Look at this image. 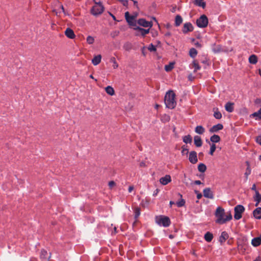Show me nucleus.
<instances>
[{
    "instance_id": "nucleus-43",
    "label": "nucleus",
    "mask_w": 261,
    "mask_h": 261,
    "mask_svg": "<svg viewBox=\"0 0 261 261\" xmlns=\"http://www.w3.org/2000/svg\"><path fill=\"white\" fill-rule=\"evenodd\" d=\"M87 42L89 44H92L94 42V38L92 36H88L86 39Z\"/></svg>"
},
{
    "instance_id": "nucleus-21",
    "label": "nucleus",
    "mask_w": 261,
    "mask_h": 261,
    "mask_svg": "<svg viewBox=\"0 0 261 261\" xmlns=\"http://www.w3.org/2000/svg\"><path fill=\"white\" fill-rule=\"evenodd\" d=\"M101 60V56L100 55L95 56L92 60V63L94 65H97L99 64Z\"/></svg>"
},
{
    "instance_id": "nucleus-28",
    "label": "nucleus",
    "mask_w": 261,
    "mask_h": 261,
    "mask_svg": "<svg viewBox=\"0 0 261 261\" xmlns=\"http://www.w3.org/2000/svg\"><path fill=\"white\" fill-rule=\"evenodd\" d=\"M182 141L186 144L191 143L192 141V138L190 135H188L182 137Z\"/></svg>"
},
{
    "instance_id": "nucleus-64",
    "label": "nucleus",
    "mask_w": 261,
    "mask_h": 261,
    "mask_svg": "<svg viewBox=\"0 0 261 261\" xmlns=\"http://www.w3.org/2000/svg\"><path fill=\"white\" fill-rule=\"evenodd\" d=\"M61 10H62V12H64V14H65V10H64V7H63V5H61Z\"/></svg>"
},
{
    "instance_id": "nucleus-31",
    "label": "nucleus",
    "mask_w": 261,
    "mask_h": 261,
    "mask_svg": "<svg viewBox=\"0 0 261 261\" xmlns=\"http://www.w3.org/2000/svg\"><path fill=\"white\" fill-rule=\"evenodd\" d=\"M251 116L253 117H255L256 120H260L261 119V108L259 110L253 113L251 115Z\"/></svg>"
},
{
    "instance_id": "nucleus-47",
    "label": "nucleus",
    "mask_w": 261,
    "mask_h": 261,
    "mask_svg": "<svg viewBox=\"0 0 261 261\" xmlns=\"http://www.w3.org/2000/svg\"><path fill=\"white\" fill-rule=\"evenodd\" d=\"M129 12H126L125 13V19L127 21V22L129 23H130L131 22V20H129Z\"/></svg>"
},
{
    "instance_id": "nucleus-51",
    "label": "nucleus",
    "mask_w": 261,
    "mask_h": 261,
    "mask_svg": "<svg viewBox=\"0 0 261 261\" xmlns=\"http://www.w3.org/2000/svg\"><path fill=\"white\" fill-rule=\"evenodd\" d=\"M140 167H146V163L145 162H144V161L141 162L140 163Z\"/></svg>"
},
{
    "instance_id": "nucleus-62",
    "label": "nucleus",
    "mask_w": 261,
    "mask_h": 261,
    "mask_svg": "<svg viewBox=\"0 0 261 261\" xmlns=\"http://www.w3.org/2000/svg\"><path fill=\"white\" fill-rule=\"evenodd\" d=\"M110 15L112 16L114 20H116V17L115 16L113 15L112 13H110Z\"/></svg>"
},
{
    "instance_id": "nucleus-2",
    "label": "nucleus",
    "mask_w": 261,
    "mask_h": 261,
    "mask_svg": "<svg viewBox=\"0 0 261 261\" xmlns=\"http://www.w3.org/2000/svg\"><path fill=\"white\" fill-rule=\"evenodd\" d=\"M164 101L166 107L168 109H173L176 107L175 94L173 91L170 90L166 93Z\"/></svg>"
},
{
    "instance_id": "nucleus-26",
    "label": "nucleus",
    "mask_w": 261,
    "mask_h": 261,
    "mask_svg": "<svg viewBox=\"0 0 261 261\" xmlns=\"http://www.w3.org/2000/svg\"><path fill=\"white\" fill-rule=\"evenodd\" d=\"M182 22V18L179 15H177L175 18V25L176 27L179 26Z\"/></svg>"
},
{
    "instance_id": "nucleus-54",
    "label": "nucleus",
    "mask_w": 261,
    "mask_h": 261,
    "mask_svg": "<svg viewBox=\"0 0 261 261\" xmlns=\"http://www.w3.org/2000/svg\"><path fill=\"white\" fill-rule=\"evenodd\" d=\"M194 184H196V185H199L202 184V182H201L200 180H195L194 181Z\"/></svg>"
},
{
    "instance_id": "nucleus-30",
    "label": "nucleus",
    "mask_w": 261,
    "mask_h": 261,
    "mask_svg": "<svg viewBox=\"0 0 261 261\" xmlns=\"http://www.w3.org/2000/svg\"><path fill=\"white\" fill-rule=\"evenodd\" d=\"M249 62L252 64H255L257 62V57L255 55H251L249 58Z\"/></svg>"
},
{
    "instance_id": "nucleus-33",
    "label": "nucleus",
    "mask_w": 261,
    "mask_h": 261,
    "mask_svg": "<svg viewBox=\"0 0 261 261\" xmlns=\"http://www.w3.org/2000/svg\"><path fill=\"white\" fill-rule=\"evenodd\" d=\"M246 164L247 165L248 167L246 170V172H245L244 174L245 176V181H247L248 179V176L251 174V169L249 167V162L247 161Z\"/></svg>"
},
{
    "instance_id": "nucleus-35",
    "label": "nucleus",
    "mask_w": 261,
    "mask_h": 261,
    "mask_svg": "<svg viewBox=\"0 0 261 261\" xmlns=\"http://www.w3.org/2000/svg\"><path fill=\"white\" fill-rule=\"evenodd\" d=\"M198 52L195 48H191L189 50V56L192 58H195Z\"/></svg>"
},
{
    "instance_id": "nucleus-56",
    "label": "nucleus",
    "mask_w": 261,
    "mask_h": 261,
    "mask_svg": "<svg viewBox=\"0 0 261 261\" xmlns=\"http://www.w3.org/2000/svg\"><path fill=\"white\" fill-rule=\"evenodd\" d=\"M253 261H261V257L260 256H258Z\"/></svg>"
},
{
    "instance_id": "nucleus-11",
    "label": "nucleus",
    "mask_w": 261,
    "mask_h": 261,
    "mask_svg": "<svg viewBox=\"0 0 261 261\" xmlns=\"http://www.w3.org/2000/svg\"><path fill=\"white\" fill-rule=\"evenodd\" d=\"M223 128V125L221 123H218L211 127L209 131L211 133H216L219 130H222Z\"/></svg>"
},
{
    "instance_id": "nucleus-3",
    "label": "nucleus",
    "mask_w": 261,
    "mask_h": 261,
    "mask_svg": "<svg viewBox=\"0 0 261 261\" xmlns=\"http://www.w3.org/2000/svg\"><path fill=\"white\" fill-rule=\"evenodd\" d=\"M156 223L160 226L165 227H168L171 224V221L167 216L160 215L155 218Z\"/></svg>"
},
{
    "instance_id": "nucleus-45",
    "label": "nucleus",
    "mask_w": 261,
    "mask_h": 261,
    "mask_svg": "<svg viewBox=\"0 0 261 261\" xmlns=\"http://www.w3.org/2000/svg\"><path fill=\"white\" fill-rule=\"evenodd\" d=\"M213 50L215 53H218L222 50L221 46L220 45H217L215 47L213 48Z\"/></svg>"
},
{
    "instance_id": "nucleus-6",
    "label": "nucleus",
    "mask_w": 261,
    "mask_h": 261,
    "mask_svg": "<svg viewBox=\"0 0 261 261\" xmlns=\"http://www.w3.org/2000/svg\"><path fill=\"white\" fill-rule=\"evenodd\" d=\"M104 9L103 6L94 5L91 10V13L94 16H97L103 13Z\"/></svg>"
},
{
    "instance_id": "nucleus-41",
    "label": "nucleus",
    "mask_w": 261,
    "mask_h": 261,
    "mask_svg": "<svg viewBox=\"0 0 261 261\" xmlns=\"http://www.w3.org/2000/svg\"><path fill=\"white\" fill-rule=\"evenodd\" d=\"M211 145V147H210V152H209V154L211 155H213V154H214V152L216 150V146L215 144L214 143H212V144L210 145Z\"/></svg>"
},
{
    "instance_id": "nucleus-37",
    "label": "nucleus",
    "mask_w": 261,
    "mask_h": 261,
    "mask_svg": "<svg viewBox=\"0 0 261 261\" xmlns=\"http://www.w3.org/2000/svg\"><path fill=\"white\" fill-rule=\"evenodd\" d=\"M198 170L200 172H204L206 170V166L203 163H200L198 166Z\"/></svg>"
},
{
    "instance_id": "nucleus-16",
    "label": "nucleus",
    "mask_w": 261,
    "mask_h": 261,
    "mask_svg": "<svg viewBox=\"0 0 261 261\" xmlns=\"http://www.w3.org/2000/svg\"><path fill=\"white\" fill-rule=\"evenodd\" d=\"M233 105L234 103L233 102H227L225 105V110L229 113L232 112L234 110Z\"/></svg>"
},
{
    "instance_id": "nucleus-49",
    "label": "nucleus",
    "mask_w": 261,
    "mask_h": 261,
    "mask_svg": "<svg viewBox=\"0 0 261 261\" xmlns=\"http://www.w3.org/2000/svg\"><path fill=\"white\" fill-rule=\"evenodd\" d=\"M195 192L197 194V198L198 199H200L202 196V195L201 193H199L198 191L195 190Z\"/></svg>"
},
{
    "instance_id": "nucleus-12",
    "label": "nucleus",
    "mask_w": 261,
    "mask_h": 261,
    "mask_svg": "<svg viewBox=\"0 0 261 261\" xmlns=\"http://www.w3.org/2000/svg\"><path fill=\"white\" fill-rule=\"evenodd\" d=\"M65 34L66 36L69 39H74L75 37L73 31L69 28H67L66 29Z\"/></svg>"
},
{
    "instance_id": "nucleus-7",
    "label": "nucleus",
    "mask_w": 261,
    "mask_h": 261,
    "mask_svg": "<svg viewBox=\"0 0 261 261\" xmlns=\"http://www.w3.org/2000/svg\"><path fill=\"white\" fill-rule=\"evenodd\" d=\"M189 160V162L193 164H195L198 162L197 155L196 151H192L190 152Z\"/></svg>"
},
{
    "instance_id": "nucleus-40",
    "label": "nucleus",
    "mask_w": 261,
    "mask_h": 261,
    "mask_svg": "<svg viewBox=\"0 0 261 261\" xmlns=\"http://www.w3.org/2000/svg\"><path fill=\"white\" fill-rule=\"evenodd\" d=\"M174 67V63H170L168 65H166L165 66V69L166 71H171Z\"/></svg>"
},
{
    "instance_id": "nucleus-42",
    "label": "nucleus",
    "mask_w": 261,
    "mask_h": 261,
    "mask_svg": "<svg viewBox=\"0 0 261 261\" xmlns=\"http://www.w3.org/2000/svg\"><path fill=\"white\" fill-rule=\"evenodd\" d=\"M181 149H182V150H181V153L182 155H184V154L188 155V154L189 153V149L187 148V146H185V145H183L181 147Z\"/></svg>"
},
{
    "instance_id": "nucleus-22",
    "label": "nucleus",
    "mask_w": 261,
    "mask_h": 261,
    "mask_svg": "<svg viewBox=\"0 0 261 261\" xmlns=\"http://www.w3.org/2000/svg\"><path fill=\"white\" fill-rule=\"evenodd\" d=\"M214 117L217 119H220L222 118V114L220 111H219L217 108H214Z\"/></svg>"
},
{
    "instance_id": "nucleus-15",
    "label": "nucleus",
    "mask_w": 261,
    "mask_h": 261,
    "mask_svg": "<svg viewBox=\"0 0 261 261\" xmlns=\"http://www.w3.org/2000/svg\"><path fill=\"white\" fill-rule=\"evenodd\" d=\"M254 217L256 219H261V207H258L255 208L253 212Z\"/></svg>"
},
{
    "instance_id": "nucleus-57",
    "label": "nucleus",
    "mask_w": 261,
    "mask_h": 261,
    "mask_svg": "<svg viewBox=\"0 0 261 261\" xmlns=\"http://www.w3.org/2000/svg\"><path fill=\"white\" fill-rule=\"evenodd\" d=\"M201 63L204 64H208V61L207 60H204L201 61Z\"/></svg>"
},
{
    "instance_id": "nucleus-9",
    "label": "nucleus",
    "mask_w": 261,
    "mask_h": 261,
    "mask_svg": "<svg viewBox=\"0 0 261 261\" xmlns=\"http://www.w3.org/2000/svg\"><path fill=\"white\" fill-rule=\"evenodd\" d=\"M193 31V27L191 23L187 22L184 24L182 31L183 33L186 34L189 32H192Z\"/></svg>"
},
{
    "instance_id": "nucleus-18",
    "label": "nucleus",
    "mask_w": 261,
    "mask_h": 261,
    "mask_svg": "<svg viewBox=\"0 0 261 261\" xmlns=\"http://www.w3.org/2000/svg\"><path fill=\"white\" fill-rule=\"evenodd\" d=\"M261 244V236L253 238L251 241V244L254 247H257Z\"/></svg>"
},
{
    "instance_id": "nucleus-32",
    "label": "nucleus",
    "mask_w": 261,
    "mask_h": 261,
    "mask_svg": "<svg viewBox=\"0 0 261 261\" xmlns=\"http://www.w3.org/2000/svg\"><path fill=\"white\" fill-rule=\"evenodd\" d=\"M178 195L180 197L181 199L179 201L176 202V204L177 207H180L185 205V200L182 198V195L180 193H178Z\"/></svg>"
},
{
    "instance_id": "nucleus-63",
    "label": "nucleus",
    "mask_w": 261,
    "mask_h": 261,
    "mask_svg": "<svg viewBox=\"0 0 261 261\" xmlns=\"http://www.w3.org/2000/svg\"><path fill=\"white\" fill-rule=\"evenodd\" d=\"M175 204V203H174V201H170V202H169V204H170V207H171V206H172V205L173 204Z\"/></svg>"
},
{
    "instance_id": "nucleus-24",
    "label": "nucleus",
    "mask_w": 261,
    "mask_h": 261,
    "mask_svg": "<svg viewBox=\"0 0 261 261\" xmlns=\"http://www.w3.org/2000/svg\"><path fill=\"white\" fill-rule=\"evenodd\" d=\"M220 137L218 135H213L210 138V141L214 144L220 142Z\"/></svg>"
},
{
    "instance_id": "nucleus-61",
    "label": "nucleus",
    "mask_w": 261,
    "mask_h": 261,
    "mask_svg": "<svg viewBox=\"0 0 261 261\" xmlns=\"http://www.w3.org/2000/svg\"><path fill=\"white\" fill-rule=\"evenodd\" d=\"M159 192L158 189H156L155 191L154 192V193L153 194V196H155L157 195L158 193Z\"/></svg>"
},
{
    "instance_id": "nucleus-44",
    "label": "nucleus",
    "mask_w": 261,
    "mask_h": 261,
    "mask_svg": "<svg viewBox=\"0 0 261 261\" xmlns=\"http://www.w3.org/2000/svg\"><path fill=\"white\" fill-rule=\"evenodd\" d=\"M148 49L150 51H155L156 50V47L152 43L149 45Z\"/></svg>"
},
{
    "instance_id": "nucleus-14",
    "label": "nucleus",
    "mask_w": 261,
    "mask_h": 261,
    "mask_svg": "<svg viewBox=\"0 0 261 261\" xmlns=\"http://www.w3.org/2000/svg\"><path fill=\"white\" fill-rule=\"evenodd\" d=\"M40 257V258L42 259V261H48L50 255H48L47 251L43 249L41 251Z\"/></svg>"
},
{
    "instance_id": "nucleus-52",
    "label": "nucleus",
    "mask_w": 261,
    "mask_h": 261,
    "mask_svg": "<svg viewBox=\"0 0 261 261\" xmlns=\"http://www.w3.org/2000/svg\"><path fill=\"white\" fill-rule=\"evenodd\" d=\"M195 45L198 48H200L202 46L201 44L198 42H196V43H195Z\"/></svg>"
},
{
    "instance_id": "nucleus-5",
    "label": "nucleus",
    "mask_w": 261,
    "mask_h": 261,
    "mask_svg": "<svg viewBox=\"0 0 261 261\" xmlns=\"http://www.w3.org/2000/svg\"><path fill=\"white\" fill-rule=\"evenodd\" d=\"M208 23V18L205 15H201L196 20L197 25L200 28H204L207 27Z\"/></svg>"
},
{
    "instance_id": "nucleus-58",
    "label": "nucleus",
    "mask_w": 261,
    "mask_h": 261,
    "mask_svg": "<svg viewBox=\"0 0 261 261\" xmlns=\"http://www.w3.org/2000/svg\"><path fill=\"white\" fill-rule=\"evenodd\" d=\"M135 19V17L134 16H132V15H130L129 16V20H131V22L134 20Z\"/></svg>"
},
{
    "instance_id": "nucleus-27",
    "label": "nucleus",
    "mask_w": 261,
    "mask_h": 261,
    "mask_svg": "<svg viewBox=\"0 0 261 261\" xmlns=\"http://www.w3.org/2000/svg\"><path fill=\"white\" fill-rule=\"evenodd\" d=\"M195 132L199 134H203L205 132V128L202 125H198L195 127Z\"/></svg>"
},
{
    "instance_id": "nucleus-4",
    "label": "nucleus",
    "mask_w": 261,
    "mask_h": 261,
    "mask_svg": "<svg viewBox=\"0 0 261 261\" xmlns=\"http://www.w3.org/2000/svg\"><path fill=\"white\" fill-rule=\"evenodd\" d=\"M245 210V209L243 205L241 204L236 205L234 208V218L237 220L240 219L242 217V213L244 212Z\"/></svg>"
},
{
    "instance_id": "nucleus-36",
    "label": "nucleus",
    "mask_w": 261,
    "mask_h": 261,
    "mask_svg": "<svg viewBox=\"0 0 261 261\" xmlns=\"http://www.w3.org/2000/svg\"><path fill=\"white\" fill-rule=\"evenodd\" d=\"M194 3L195 5L201 7L202 8H204L206 6L205 3L202 2L201 0H195Z\"/></svg>"
},
{
    "instance_id": "nucleus-17",
    "label": "nucleus",
    "mask_w": 261,
    "mask_h": 261,
    "mask_svg": "<svg viewBox=\"0 0 261 261\" xmlns=\"http://www.w3.org/2000/svg\"><path fill=\"white\" fill-rule=\"evenodd\" d=\"M194 142L195 145L197 147H201L202 145V140L199 136H195L194 137Z\"/></svg>"
},
{
    "instance_id": "nucleus-53",
    "label": "nucleus",
    "mask_w": 261,
    "mask_h": 261,
    "mask_svg": "<svg viewBox=\"0 0 261 261\" xmlns=\"http://www.w3.org/2000/svg\"><path fill=\"white\" fill-rule=\"evenodd\" d=\"M251 190H253L255 191V193H256V191H257L256 189V185L255 184H253L252 188H251Z\"/></svg>"
},
{
    "instance_id": "nucleus-38",
    "label": "nucleus",
    "mask_w": 261,
    "mask_h": 261,
    "mask_svg": "<svg viewBox=\"0 0 261 261\" xmlns=\"http://www.w3.org/2000/svg\"><path fill=\"white\" fill-rule=\"evenodd\" d=\"M110 62L113 63V67L114 69H116L118 67V64L117 63L115 57H111Z\"/></svg>"
},
{
    "instance_id": "nucleus-8",
    "label": "nucleus",
    "mask_w": 261,
    "mask_h": 261,
    "mask_svg": "<svg viewBox=\"0 0 261 261\" xmlns=\"http://www.w3.org/2000/svg\"><path fill=\"white\" fill-rule=\"evenodd\" d=\"M138 23L140 25L142 26L143 27H145V28H147V27L151 28L153 25L152 21H146L144 18H141V19H138Z\"/></svg>"
},
{
    "instance_id": "nucleus-29",
    "label": "nucleus",
    "mask_w": 261,
    "mask_h": 261,
    "mask_svg": "<svg viewBox=\"0 0 261 261\" xmlns=\"http://www.w3.org/2000/svg\"><path fill=\"white\" fill-rule=\"evenodd\" d=\"M161 120L164 123H166L170 120V117L169 115L164 114L161 116Z\"/></svg>"
},
{
    "instance_id": "nucleus-39",
    "label": "nucleus",
    "mask_w": 261,
    "mask_h": 261,
    "mask_svg": "<svg viewBox=\"0 0 261 261\" xmlns=\"http://www.w3.org/2000/svg\"><path fill=\"white\" fill-rule=\"evenodd\" d=\"M192 64L193 65V67H194V72H196L197 70H199L200 69L201 67L199 66V65L198 64V63H197V62L196 61L194 60L193 61Z\"/></svg>"
},
{
    "instance_id": "nucleus-10",
    "label": "nucleus",
    "mask_w": 261,
    "mask_h": 261,
    "mask_svg": "<svg viewBox=\"0 0 261 261\" xmlns=\"http://www.w3.org/2000/svg\"><path fill=\"white\" fill-rule=\"evenodd\" d=\"M203 193L204 197L209 199L214 198L213 192L211 191V189L210 188H206L204 189L203 190Z\"/></svg>"
},
{
    "instance_id": "nucleus-59",
    "label": "nucleus",
    "mask_w": 261,
    "mask_h": 261,
    "mask_svg": "<svg viewBox=\"0 0 261 261\" xmlns=\"http://www.w3.org/2000/svg\"><path fill=\"white\" fill-rule=\"evenodd\" d=\"M96 5L97 6H103L102 3L101 2H99L98 3H95Z\"/></svg>"
},
{
    "instance_id": "nucleus-48",
    "label": "nucleus",
    "mask_w": 261,
    "mask_h": 261,
    "mask_svg": "<svg viewBox=\"0 0 261 261\" xmlns=\"http://www.w3.org/2000/svg\"><path fill=\"white\" fill-rule=\"evenodd\" d=\"M256 142L259 144V145H261V135L258 136L256 138Z\"/></svg>"
},
{
    "instance_id": "nucleus-13",
    "label": "nucleus",
    "mask_w": 261,
    "mask_h": 261,
    "mask_svg": "<svg viewBox=\"0 0 261 261\" xmlns=\"http://www.w3.org/2000/svg\"><path fill=\"white\" fill-rule=\"evenodd\" d=\"M171 181V176L169 175H166L161 177L160 179L161 184L163 185H166Z\"/></svg>"
},
{
    "instance_id": "nucleus-55",
    "label": "nucleus",
    "mask_w": 261,
    "mask_h": 261,
    "mask_svg": "<svg viewBox=\"0 0 261 261\" xmlns=\"http://www.w3.org/2000/svg\"><path fill=\"white\" fill-rule=\"evenodd\" d=\"M134 187L133 186H129L128 189V192L130 193L133 190Z\"/></svg>"
},
{
    "instance_id": "nucleus-50",
    "label": "nucleus",
    "mask_w": 261,
    "mask_h": 261,
    "mask_svg": "<svg viewBox=\"0 0 261 261\" xmlns=\"http://www.w3.org/2000/svg\"><path fill=\"white\" fill-rule=\"evenodd\" d=\"M115 185V182L114 181H110L109 182V186L110 188L113 187Z\"/></svg>"
},
{
    "instance_id": "nucleus-20",
    "label": "nucleus",
    "mask_w": 261,
    "mask_h": 261,
    "mask_svg": "<svg viewBox=\"0 0 261 261\" xmlns=\"http://www.w3.org/2000/svg\"><path fill=\"white\" fill-rule=\"evenodd\" d=\"M254 201L256 202L255 206H257L259 203L261 202V195L258 191H256L255 195L253 197Z\"/></svg>"
},
{
    "instance_id": "nucleus-34",
    "label": "nucleus",
    "mask_w": 261,
    "mask_h": 261,
    "mask_svg": "<svg viewBox=\"0 0 261 261\" xmlns=\"http://www.w3.org/2000/svg\"><path fill=\"white\" fill-rule=\"evenodd\" d=\"M106 92L109 95L112 96L115 94L114 90L112 87L108 86L105 88Z\"/></svg>"
},
{
    "instance_id": "nucleus-19",
    "label": "nucleus",
    "mask_w": 261,
    "mask_h": 261,
    "mask_svg": "<svg viewBox=\"0 0 261 261\" xmlns=\"http://www.w3.org/2000/svg\"><path fill=\"white\" fill-rule=\"evenodd\" d=\"M228 234L226 231L222 232L221 236L219 238V242L222 244L225 242V241L228 238Z\"/></svg>"
},
{
    "instance_id": "nucleus-46",
    "label": "nucleus",
    "mask_w": 261,
    "mask_h": 261,
    "mask_svg": "<svg viewBox=\"0 0 261 261\" xmlns=\"http://www.w3.org/2000/svg\"><path fill=\"white\" fill-rule=\"evenodd\" d=\"M140 215V208H137L135 210V218H137Z\"/></svg>"
},
{
    "instance_id": "nucleus-23",
    "label": "nucleus",
    "mask_w": 261,
    "mask_h": 261,
    "mask_svg": "<svg viewBox=\"0 0 261 261\" xmlns=\"http://www.w3.org/2000/svg\"><path fill=\"white\" fill-rule=\"evenodd\" d=\"M136 30H138L141 35L144 36L145 35L147 34L149 32V29H145L139 27H138L136 28Z\"/></svg>"
},
{
    "instance_id": "nucleus-60",
    "label": "nucleus",
    "mask_w": 261,
    "mask_h": 261,
    "mask_svg": "<svg viewBox=\"0 0 261 261\" xmlns=\"http://www.w3.org/2000/svg\"><path fill=\"white\" fill-rule=\"evenodd\" d=\"M255 102L256 103H259L260 102V99H256L255 101Z\"/></svg>"
},
{
    "instance_id": "nucleus-1",
    "label": "nucleus",
    "mask_w": 261,
    "mask_h": 261,
    "mask_svg": "<svg viewBox=\"0 0 261 261\" xmlns=\"http://www.w3.org/2000/svg\"><path fill=\"white\" fill-rule=\"evenodd\" d=\"M215 215L217 218L216 223L219 224H225L226 222L231 220L232 218L230 212H229L228 215L225 217L224 209L220 206H218L216 208Z\"/></svg>"
},
{
    "instance_id": "nucleus-25",
    "label": "nucleus",
    "mask_w": 261,
    "mask_h": 261,
    "mask_svg": "<svg viewBox=\"0 0 261 261\" xmlns=\"http://www.w3.org/2000/svg\"><path fill=\"white\" fill-rule=\"evenodd\" d=\"M204 238L206 241L210 242L213 239V235L211 232L207 231L204 234Z\"/></svg>"
}]
</instances>
